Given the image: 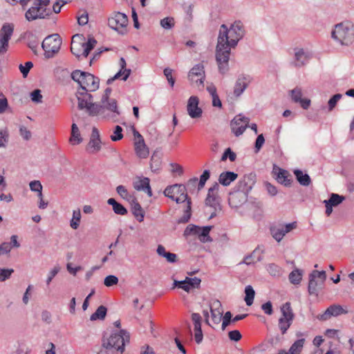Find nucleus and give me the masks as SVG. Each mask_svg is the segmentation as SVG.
<instances>
[{"instance_id": "obj_1", "label": "nucleus", "mask_w": 354, "mask_h": 354, "mask_svg": "<svg viewBox=\"0 0 354 354\" xmlns=\"http://www.w3.org/2000/svg\"><path fill=\"white\" fill-rule=\"evenodd\" d=\"M245 29L241 21H236L228 28L227 25L220 26L215 51V59L218 72L225 75L230 70L229 60L231 48H235L243 37Z\"/></svg>"}, {"instance_id": "obj_2", "label": "nucleus", "mask_w": 354, "mask_h": 354, "mask_svg": "<svg viewBox=\"0 0 354 354\" xmlns=\"http://www.w3.org/2000/svg\"><path fill=\"white\" fill-rule=\"evenodd\" d=\"M129 342V333L125 330H120L118 332L106 333L102 338V346L111 352L117 351L122 354Z\"/></svg>"}, {"instance_id": "obj_3", "label": "nucleus", "mask_w": 354, "mask_h": 354, "mask_svg": "<svg viewBox=\"0 0 354 354\" xmlns=\"http://www.w3.org/2000/svg\"><path fill=\"white\" fill-rule=\"evenodd\" d=\"M331 37L342 46H349L354 41V25L349 21L336 24Z\"/></svg>"}, {"instance_id": "obj_4", "label": "nucleus", "mask_w": 354, "mask_h": 354, "mask_svg": "<svg viewBox=\"0 0 354 354\" xmlns=\"http://www.w3.org/2000/svg\"><path fill=\"white\" fill-rule=\"evenodd\" d=\"M71 78L79 84L77 91L94 92L99 88L100 80L91 73L75 70L71 73Z\"/></svg>"}, {"instance_id": "obj_5", "label": "nucleus", "mask_w": 354, "mask_h": 354, "mask_svg": "<svg viewBox=\"0 0 354 354\" xmlns=\"http://www.w3.org/2000/svg\"><path fill=\"white\" fill-rule=\"evenodd\" d=\"M49 3L50 0H35L33 5L26 11L25 19L29 22L48 19L52 14L47 8Z\"/></svg>"}, {"instance_id": "obj_6", "label": "nucleus", "mask_w": 354, "mask_h": 354, "mask_svg": "<svg viewBox=\"0 0 354 354\" xmlns=\"http://www.w3.org/2000/svg\"><path fill=\"white\" fill-rule=\"evenodd\" d=\"M91 92L77 91L76 97L77 100V107L80 110L84 111L90 116L97 115V103L93 102Z\"/></svg>"}, {"instance_id": "obj_7", "label": "nucleus", "mask_w": 354, "mask_h": 354, "mask_svg": "<svg viewBox=\"0 0 354 354\" xmlns=\"http://www.w3.org/2000/svg\"><path fill=\"white\" fill-rule=\"evenodd\" d=\"M97 115L112 120L113 122L118 120V116L120 115L117 101L113 98L106 99L101 98L100 103H97Z\"/></svg>"}, {"instance_id": "obj_8", "label": "nucleus", "mask_w": 354, "mask_h": 354, "mask_svg": "<svg viewBox=\"0 0 354 354\" xmlns=\"http://www.w3.org/2000/svg\"><path fill=\"white\" fill-rule=\"evenodd\" d=\"M62 44V40L58 34H53L47 36L41 44V47L45 51V56L50 58L57 53Z\"/></svg>"}, {"instance_id": "obj_9", "label": "nucleus", "mask_w": 354, "mask_h": 354, "mask_svg": "<svg viewBox=\"0 0 354 354\" xmlns=\"http://www.w3.org/2000/svg\"><path fill=\"white\" fill-rule=\"evenodd\" d=\"M164 194L165 196L172 199L177 203H181L185 201L188 203V200H190L186 193V187L184 185L175 184L171 186L167 187L165 191Z\"/></svg>"}, {"instance_id": "obj_10", "label": "nucleus", "mask_w": 354, "mask_h": 354, "mask_svg": "<svg viewBox=\"0 0 354 354\" xmlns=\"http://www.w3.org/2000/svg\"><path fill=\"white\" fill-rule=\"evenodd\" d=\"M326 279L324 270H313L309 275L308 292L310 295H317L318 290L321 289Z\"/></svg>"}, {"instance_id": "obj_11", "label": "nucleus", "mask_w": 354, "mask_h": 354, "mask_svg": "<svg viewBox=\"0 0 354 354\" xmlns=\"http://www.w3.org/2000/svg\"><path fill=\"white\" fill-rule=\"evenodd\" d=\"M109 26L118 32L120 35L127 33V26L128 24L127 16L122 12L115 13L108 20Z\"/></svg>"}, {"instance_id": "obj_12", "label": "nucleus", "mask_w": 354, "mask_h": 354, "mask_svg": "<svg viewBox=\"0 0 354 354\" xmlns=\"http://www.w3.org/2000/svg\"><path fill=\"white\" fill-rule=\"evenodd\" d=\"M243 185H246L245 180L239 182V187L241 188V190L232 192L230 194L228 201L232 207L236 208L247 201L246 191H248V189L243 187Z\"/></svg>"}, {"instance_id": "obj_13", "label": "nucleus", "mask_w": 354, "mask_h": 354, "mask_svg": "<svg viewBox=\"0 0 354 354\" xmlns=\"http://www.w3.org/2000/svg\"><path fill=\"white\" fill-rule=\"evenodd\" d=\"M249 122L250 119L241 114L236 115L230 123L232 133L237 137L242 135L248 127Z\"/></svg>"}, {"instance_id": "obj_14", "label": "nucleus", "mask_w": 354, "mask_h": 354, "mask_svg": "<svg viewBox=\"0 0 354 354\" xmlns=\"http://www.w3.org/2000/svg\"><path fill=\"white\" fill-rule=\"evenodd\" d=\"M297 223L292 222L286 225L279 224L270 227V232L272 237L277 241L280 242L286 234L295 229Z\"/></svg>"}, {"instance_id": "obj_15", "label": "nucleus", "mask_w": 354, "mask_h": 354, "mask_svg": "<svg viewBox=\"0 0 354 354\" xmlns=\"http://www.w3.org/2000/svg\"><path fill=\"white\" fill-rule=\"evenodd\" d=\"M205 78L204 66L202 64H196L189 71L188 74L189 80L197 86H201L203 87Z\"/></svg>"}, {"instance_id": "obj_16", "label": "nucleus", "mask_w": 354, "mask_h": 354, "mask_svg": "<svg viewBox=\"0 0 354 354\" xmlns=\"http://www.w3.org/2000/svg\"><path fill=\"white\" fill-rule=\"evenodd\" d=\"M294 317L295 315L292 311H279L278 326L283 335L285 334L290 328Z\"/></svg>"}, {"instance_id": "obj_17", "label": "nucleus", "mask_w": 354, "mask_h": 354, "mask_svg": "<svg viewBox=\"0 0 354 354\" xmlns=\"http://www.w3.org/2000/svg\"><path fill=\"white\" fill-rule=\"evenodd\" d=\"M294 60L292 64L297 67H301L306 65L312 55L310 51L302 48H294Z\"/></svg>"}, {"instance_id": "obj_18", "label": "nucleus", "mask_w": 354, "mask_h": 354, "mask_svg": "<svg viewBox=\"0 0 354 354\" xmlns=\"http://www.w3.org/2000/svg\"><path fill=\"white\" fill-rule=\"evenodd\" d=\"M252 78L248 75L241 74L237 77L233 90V94L236 97H240L249 84L251 82Z\"/></svg>"}, {"instance_id": "obj_19", "label": "nucleus", "mask_w": 354, "mask_h": 354, "mask_svg": "<svg viewBox=\"0 0 354 354\" xmlns=\"http://www.w3.org/2000/svg\"><path fill=\"white\" fill-rule=\"evenodd\" d=\"M199 100L195 95L191 96L187 102V111L192 118H201L203 113L202 109L198 106Z\"/></svg>"}, {"instance_id": "obj_20", "label": "nucleus", "mask_w": 354, "mask_h": 354, "mask_svg": "<svg viewBox=\"0 0 354 354\" xmlns=\"http://www.w3.org/2000/svg\"><path fill=\"white\" fill-rule=\"evenodd\" d=\"M219 189V185L215 183L209 189L207 198L205 199V204L215 210L219 207V198L217 193Z\"/></svg>"}, {"instance_id": "obj_21", "label": "nucleus", "mask_w": 354, "mask_h": 354, "mask_svg": "<svg viewBox=\"0 0 354 354\" xmlns=\"http://www.w3.org/2000/svg\"><path fill=\"white\" fill-rule=\"evenodd\" d=\"M289 95L292 101L295 103H299L304 109H308L310 105V100L308 98H302L303 93L301 88L295 87L289 91Z\"/></svg>"}, {"instance_id": "obj_22", "label": "nucleus", "mask_w": 354, "mask_h": 354, "mask_svg": "<svg viewBox=\"0 0 354 354\" xmlns=\"http://www.w3.org/2000/svg\"><path fill=\"white\" fill-rule=\"evenodd\" d=\"M203 316L205 323L215 328L222 322L223 313L222 311H203Z\"/></svg>"}, {"instance_id": "obj_23", "label": "nucleus", "mask_w": 354, "mask_h": 354, "mask_svg": "<svg viewBox=\"0 0 354 354\" xmlns=\"http://www.w3.org/2000/svg\"><path fill=\"white\" fill-rule=\"evenodd\" d=\"M100 149L101 140L100 138V133L97 128L93 127L86 150L90 153H95L99 151Z\"/></svg>"}, {"instance_id": "obj_24", "label": "nucleus", "mask_w": 354, "mask_h": 354, "mask_svg": "<svg viewBox=\"0 0 354 354\" xmlns=\"http://www.w3.org/2000/svg\"><path fill=\"white\" fill-rule=\"evenodd\" d=\"M192 320L194 324V339L197 344L203 341V335L201 329L202 317L199 313H192Z\"/></svg>"}, {"instance_id": "obj_25", "label": "nucleus", "mask_w": 354, "mask_h": 354, "mask_svg": "<svg viewBox=\"0 0 354 354\" xmlns=\"http://www.w3.org/2000/svg\"><path fill=\"white\" fill-rule=\"evenodd\" d=\"M263 260V250L259 248H257L253 252L245 256L243 260L239 264L251 265L256 262Z\"/></svg>"}, {"instance_id": "obj_26", "label": "nucleus", "mask_w": 354, "mask_h": 354, "mask_svg": "<svg viewBox=\"0 0 354 354\" xmlns=\"http://www.w3.org/2000/svg\"><path fill=\"white\" fill-rule=\"evenodd\" d=\"M133 187L137 191H143L146 192L149 196H152L149 185V179L148 178H138L133 183Z\"/></svg>"}, {"instance_id": "obj_27", "label": "nucleus", "mask_w": 354, "mask_h": 354, "mask_svg": "<svg viewBox=\"0 0 354 354\" xmlns=\"http://www.w3.org/2000/svg\"><path fill=\"white\" fill-rule=\"evenodd\" d=\"M135 151L140 158H147L149 154L148 147L145 142V140H135L134 142Z\"/></svg>"}, {"instance_id": "obj_28", "label": "nucleus", "mask_w": 354, "mask_h": 354, "mask_svg": "<svg viewBox=\"0 0 354 354\" xmlns=\"http://www.w3.org/2000/svg\"><path fill=\"white\" fill-rule=\"evenodd\" d=\"M238 177L237 174L233 171H224L222 172L218 177V182L223 186H228L230 183L234 181Z\"/></svg>"}, {"instance_id": "obj_29", "label": "nucleus", "mask_w": 354, "mask_h": 354, "mask_svg": "<svg viewBox=\"0 0 354 354\" xmlns=\"http://www.w3.org/2000/svg\"><path fill=\"white\" fill-rule=\"evenodd\" d=\"M79 39L83 40L84 38L82 35H75L73 37L71 50L72 53L76 57H79L82 55V42H77L75 39Z\"/></svg>"}, {"instance_id": "obj_30", "label": "nucleus", "mask_w": 354, "mask_h": 354, "mask_svg": "<svg viewBox=\"0 0 354 354\" xmlns=\"http://www.w3.org/2000/svg\"><path fill=\"white\" fill-rule=\"evenodd\" d=\"M14 27L12 24H4L0 30V39L9 41L13 34Z\"/></svg>"}, {"instance_id": "obj_31", "label": "nucleus", "mask_w": 354, "mask_h": 354, "mask_svg": "<svg viewBox=\"0 0 354 354\" xmlns=\"http://www.w3.org/2000/svg\"><path fill=\"white\" fill-rule=\"evenodd\" d=\"M304 339H299L295 342V343L290 346L288 351L281 350L278 354H300L304 347Z\"/></svg>"}, {"instance_id": "obj_32", "label": "nucleus", "mask_w": 354, "mask_h": 354, "mask_svg": "<svg viewBox=\"0 0 354 354\" xmlns=\"http://www.w3.org/2000/svg\"><path fill=\"white\" fill-rule=\"evenodd\" d=\"M221 307V303L215 298H204L201 304V308L204 310H219Z\"/></svg>"}, {"instance_id": "obj_33", "label": "nucleus", "mask_w": 354, "mask_h": 354, "mask_svg": "<svg viewBox=\"0 0 354 354\" xmlns=\"http://www.w3.org/2000/svg\"><path fill=\"white\" fill-rule=\"evenodd\" d=\"M293 173L301 185L307 187L311 184V179L308 174L304 173L300 169H295Z\"/></svg>"}, {"instance_id": "obj_34", "label": "nucleus", "mask_w": 354, "mask_h": 354, "mask_svg": "<svg viewBox=\"0 0 354 354\" xmlns=\"http://www.w3.org/2000/svg\"><path fill=\"white\" fill-rule=\"evenodd\" d=\"M156 252L160 257L165 258L169 263H175L177 261V255L174 253L167 252L165 248L162 245H158Z\"/></svg>"}, {"instance_id": "obj_35", "label": "nucleus", "mask_w": 354, "mask_h": 354, "mask_svg": "<svg viewBox=\"0 0 354 354\" xmlns=\"http://www.w3.org/2000/svg\"><path fill=\"white\" fill-rule=\"evenodd\" d=\"M131 212L133 216L139 222L143 221L145 217V211L143 210L141 205L136 201H133L131 203Z\"/></svg>"}, {"instance_id": "obj_36", "label": "nucleus", "mask_w": 354, "mask_h": 354, "mask_svg": "<svg viewBox=\"0 0 354 354\" xmlns=\"http://www.w3.org/2000/svg\"><path fill=\"white\" fill-rule=\"evenodd\" d=\"M107 203L112 206L115 214L122 216L127 214V209L121 203H118L114 198H109Z\"/></svg>"}, {"instance_id": "obj_37", "label": "nucleus", "mask_w": 354, "mask_h": 354, "mask_svg": "<svg viewBox=\"0 0 354 354\" xmlns=\"http://www.w3.org/2000/svg\"><path fill=\"white\" fill-rule=\"evenodd\" d=\"M26 38L27 39L28 47L35 54H36L39 45V39L32 32H29L26 34Z\"/></svg>"}, {"instance_id": "obj_38", "label": "nucleus", "mask_w": 354, "mask_h": 354, "mask_svg": "<svg viewBox=\"0 0 354 354\" xmlns=\"http://www.w3.org/2000/svg\"><path fill=\"white\" fill-rule=\"evenodd\" d=\"M96 44L97 41L93 37L89 38L86 42H82V55L86 57Z\"/></svg>"}, {"instance_id": "obj_39", "label": "nucleus", "mask_w": 354, "mask_h": 354, "mask_svg": "<svg viewBox=\"0 0 354 354\" xmlns=\"http://www.w3.org/2000/svg\"><path fill=\"white\" fill-rule=\"evenodd\" d=\"M212 226H205L203 228L199 227V230L198 235L199 236V239L203 243L211 242L212 239L209 236V233L212 229Z\"/></svg>"}, {"instance_id": "obj_40", "label": "nucleus", "mask_w": 354, "mask_h": 354, "mask_svg": "<svg viewBox=\"0 0 354 354\" xmlns=\"http://www.w3.org/2000/svg\"><path fill=\"white\" fill-rule=\"evenodd\" d=\"M82 214L80 209L73 211L72 218L70 221V226L73 230H77L80 226Z\"/></svg>"}, {"instance_id": "obj_41", "label": "nucleus", "mask_w": 354, "mask_h": 354, "mask_svg": "<svg viewBox=\"0 0 354 354\" xmlns=\"http://www.w3.org/2000/svg\"><path fill=\"white\" fill-rule=\"evenodd\" d=\"M161 167V158L156 152H153L151 158L150 167L152 171H158Z\"/></svg>"}, {"instance_id": "obj_42", "label": "nucleus", "mask_w": 354, "mask_h": 354, "mask_svg": "<svg viewBox=\"0 0 354 354\" xmlns=\"http://www.w3.org/2000/svg\"><path fill=\"white\" fill-rule=\"evenodd\" d=\"M277 180L281 184L284 185L286 187H289L291 185L292 180L288 178L287 171L279 169L277 174Z\"/></svg>"}, {"instance_id": "obj_43", "label": "nucleus", "mask_w": 354, "mask_h": 354, "mask_svg": "<svg viewBox=\"0 0 354 354\" xmlns=\"http://www.w3.org/2000/svg\"><path fill=\"white\" fill-rule=\"evenodd\" d=\"M70 141L73 145L80 144L82 141V139L80 137L79 129L75 124H72L71 138Z\"/></svg>"}, {"instance_id": "obj_44", "label": "nucleus", "mask_w": 354, "mask_h": 354, "mask_svg": "<svg viewBox=\"0 0 354 354\" xmlns=\"http://www.w3.org/2000/svg\"><path fill=\"white\" fill-rule=\"evenodd\" d=\"M245 301L247 304L248 306H250L252 303H253V301H254V295H255V292H254V290L253 289V288L251 286H247L245 288Z\"/></svg>"}, {"instance_id": "obj_45", "label": "nucleus", "mask_w": 354, "mask_h": 354, "mask_svg": "<svg viewBox=\"0 0 354 354\" xmlns=\"http://www.w3.org/2000/svg\"><path fill=\"white\" fill-rule=\"evenodd\" d=\"M348 311H324L322 314L317 315V318L321 321H326L332 317H337L342 313H346Z\"/></svg>"}, {"instance_id": "obj_46", "label": "nucleus", "mask_w": 354, "mask_h": 354, "mask_svg": "<svg viewBox=\"0 0 354 354\" xmlns=\"http://www.w3.org/2000/svg\"><path fill=\"white\" fill-rule=\"evenodd\" d=\"M302 271L299 269L292 270L289 274V280L293 284H299L301 280Z\"/></svg>"}, {"instance_id": "obj_47", "label": "nucleus", "mask_w": 354, "mask_h": 354, "mask_svg": "<svg viewBox=\"0 0 354 354\" xmlns=\"http://www.w3.org/2000/svg\"><path fill=\"white\" fill-rule=\"evenodd\" d=\"M345 198L337 194H331L328 200H325L327 203L330 204L333 207L337 206L344 201Z\"/></svg>"}, {"instance_id": "obj_48", "label": "nucleus", "mask_w": 354, "mask_h": 354, "mask_svg": "<svg viewBox=\"0 0 354 354\" xmlns=\"http://www.w3.org/2000/svg\"><path fill=\"white\" fill-rule=\"evenodd\" d=\"M30 189L32 192H37L38 197L41 198L42 194V185L39 180H32L29 183Z\"/></svg>"}, {"instance_id": "obj_49", "label": "nucleus", "mask_w": 354, "mask_h": 354, "mask_svg": "<svg viewBox=\"0 0 354 354\" xmlns=\"http://www.w3.org/2000/svg\"><path fill=\"white\" fill-rule=\"evenodd\" d=\"M160 24L162 28L165 30H170L175 25L174 19L169 17H165L160 20Z\"/></svg>"}, {"instance_id": "obj_50", "label": "nucleus", "mask_w": 354, "mask_h": 354, "mask_svg": "<svg viewBox=\"0 0 354 354\" xmlns=\"http://www.w3.org/2000/svg\"><path fill=\"white\" fill-rule=\"evenodd\" d=\"M187 208L185 210L184 215L180 217L178 223H185L189 221L190 217H191V200H188V203H187Z\"/></svg>"}, {"instance_id": "obj_51", "label": "nucleus", "mask_w": 354, "mask_h": 354, "mask_svg": "<svg viewBox=\"0 0 354 354\" xmlns=\"http://www.w3.org/2000/svg\"><path fill=\"white\" fill-rule=\"evenodd\" d=\"M227 158H229L231 162H234L236 158V154L234 151H232L230 148H227L225 150L224 153L221 156V160L224 162Z\"/></svg>"}, {"instance_id": "obj_52", "label": "nucleus", "mask_w": 354, "mask_h": 354, "mask_svg": "<svg viewBox=\"0 0 354 354\" xmlns=\"http://www.w3.org/2000/svg\"><path fill=\"white\" fill-rule=\"evenodd\" d=\"M266 269L268 272L274 277L279 276L281 273V270L279 266L274 263H270L267 266Z\"/></svg>"}, {"instance_id": "obj_53", "label": "nucleus", "mask_w": 354, "mask_h": 354, "mask_svg": "<svg viewBox=\"0 0 354 354\" xmlns=\"http://www.w3.org/2000/svg\"><path fill=\"white\" fill-rule=\"evenodd\" d=\"M122 131V128L120 126H115L113 133L110 137L111 140L116 142L121 140L123 138Z\"/></svg>"}, {"instance_id": "obj_54", "label": "nucleus", "mask_w": 354, "mask_h": 354, "mask_svg": "<svg viewBox=\"0 0 354 354\" xmlns=\"http://www.w3.org/2000/svg\"><path fill=\"white\" fill-rule=\"evenodd\" d=\"M210 172L209 170H205L200 176L199 182L198 181V191L201 190L205 186L206 181L209 178Z\"/></svg>"}, {"instance_id": "obj_55", "label": "nucleus", "mask_w": 354, "mask_h": 354, "mask_svg": "<svg viewBox=\"0 0 354 354\" xmlns=\"http://www.w3.org/2000/svg\"><path fill=\"white\" fill-rule=\"evenodd\" d=\"M174 287H178L179 288H181L186 291L187 292H189L191 289L192 288H198V287H195V286L192 285V283H183L178 281L175 280L174 281Z\"/></svg>"}, {"instance_id": "obj_56", "label": "nucleus", "mask_w": 354, "mask_h": 354, "mask_svg": "<svg viewBox=\"0 0 354 354\" xmlns=\"http://www.w3.org/2000/svg\"><path fill=\"white\" fill-rule=\"evenodd\" d=\"M342 94L337 93L334 95L328 102V109L329 111L333 110L337 102L342 98Z\"/></svg>"}, {"instance_id": "obj_57", "label": "nucleus", "mask_w": 354, "mask_h": 354, "mask_svg": "<svg viewBox=\"0 0 354 354\" xmlns=\"http://www.w3.org/2000/svg\"><path fill=\"white\" fill-rule=\"evenodd\" d=\"M60 270V267L59 266H55L53 268H52L49 272L48 273L47 278L46 280V285L48 286L52 281L53 279L57 274V273Z\"/></svg>"}, {"instance_id": "obj_58", "label": "nucleus", "mask_w": 354, "mask_h": 354, "mask_svg": "<svg viewBox=\"0 0 354 354\" xmlns=\"http://www.w3.org/2000/svg\"><path fill=\"white\" fill-rule=\"evenodd\" d=\"M13 272L14 270L11 268H0V281H4L9 279Z\"/></svg>"}, {"instance_id": "obj_59", "label": "nucleus", "mask_w": 354, "mask_h": 354, "mask_svg": "<svg viewBox=\"0 0 354 354\" xmlns=\"http://www.w3.org/2000/svg\"><path fill=\"white\" fill-rule=\"evenodd\" d=\"M199 227L193 224H189L187 225V227L185 228L184 231V236H188L191 234H197L198 233Z\"/></svg>"}, {"instance_id": "obj_60", "label": "nucleus", "mask_w": 354, "mask_h": 354, "mask_svg": "<svg viewBox=\"0 0 354 354\" xmlns=\"http://www.w3.org/2000/svg\"><path fill=\"white\" fill-rule=\"evenodd\" d=\"M118 283V278L115 275H109L105 277L104 284L107 287L116 285Z\"/></svg>"}, {"instance_id": "obj_61", "label": "nucleus", "mask_w": 354, "mask_h": 354, "mask_svg": "<svg viewBox=\"0 0 354 354\" xmlns=\"http://www.w3.org/2000/svg\"><path fill=\"white\" fill-rule=\"evenodd\" d=\"M232 315L230 311H227L226 313L223 315L222 317V329L224 330L231 322L232 320Z\"/></svg>"}, {"instance_id": "obj_62", "label": "nucleus", "mask_w": 354, "mask_h": 354, "mask_svg": "<svg viewBox=\"0 0 354 354\" xmlns=\"http://www.w3.org/2000/svg\"><path fill=\"white\" fill-rule=\"evenodd\" d=\"M32 66L33 64L31 62H27L25 63V65L20 64L19 68L23 76L26 77Z\"/></svg>"}, {"instance_id": "obj_63", "label": "nucleus", "mask_w": 354, "mask_h": 354, "mask_svg": "<svg viewBox=\"0 0 354 354\" xmlns=\"http://www.w3.org/2000/svg\"><path fill=\"white\" fill-rule=\"evenodd\" d=\"M196 185H198V178H194L190 179L189 180H188L186 185H185L186 187V192L187 191L190 192L194 191Z\"/></svg>"}, {"instance_id": "obj_64", "label": "nucleus", "mask_w": 354, "mask_h": 354, "mask_svg": "<svg viewBox=\"0 0 354 354\" xmlns=\"http://www.w3.org/2000/svg\"><path fill=\"white\" fill-rule=\"evenodd\" d=\"M31 100L36 103L41 102L42 95L41 94V91L39 89H36L30 93Z\"/></svg>"}]
</instances>
